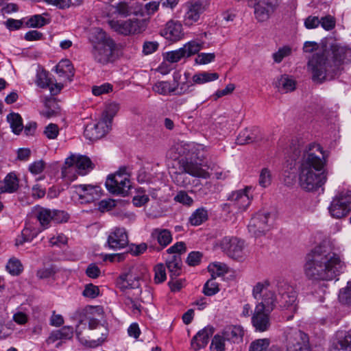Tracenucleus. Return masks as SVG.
<instances>
[{"label": "nucleus", "mask_w": 351, "mask_h": 351, "mask_svg": "<svg viewBox=\"0 0 351 351\" xmlns=\"http://www.w3.org/2000/svg\"><path fill=\"white\" fill-rule=\"evenodd\" d=\"M345 263L329 246L315 247L306 256L304 266V274L311 280H332L345 269Z\"/></svg>", "instance_id": "obj_1"}, {"label": "nucleus", "mask_w": 351, "mask_h": 351, "mask_svg": "<svg viewBox=\"0 0 351 351\" xmlns=\"http://www.w3.org/2000/svg\"><path fill=\"white\" fill-rule=\"evenodd\" d=\"M326 158L319 144H310L304 151L299 167V182L303 189L315 191L326 183L328 175L324 169Z\"/></svg>", "instance_id": "obj_2"}, {"label": "nucleus", "mask_w": 351, "mask_h": 351, "mask_svg": "<svg viewBox=\"0 0 351 351\" xmlns=\"http://www.w3.org/2000/svg\"><path fill=\"white\" fill-rule=\"evenodd\" d=\"M269 282L264 280L257 282L252 288V296L256 300L252 323L255 330L265 332L270 327L269 314L276 306L274 291L269 289Z\"/></svg>", "instance_id": "obj_3"}, {"label": "nucleus", "mask_w": 351, "mask_h": 351, "mask_svg": "<svg viewBox=\"0 0 351 351\" xmlns=\"http://www.w3.org/2000/svg\"><path fill=\"white\" fill-rule=\"evenodd\" d=\"M89 40L92 45L91 54L97 63L104 65L114 60L117 44L105 32L99 28L94 29Z\"/></svg>", "instance_id": "obj_4"}, {"label": "nucleus", "mask_w": 351, "mask_h": 351, "mask_svg": "<svg viewBox=\"0 0 351 351\" xmlns=\"http://www.w3.org/2000/svg\"><path fill=\"white\" fill-rule=\"evenodd\" d=\"M307 70L311 75L312 80L319 84L333 80L339 73L324 51L313 54L308 59Z\"/></svg>", "instance_id": "obj_5"}, {"label": "nucleus", "mask_w": 351, "mask_h": 351, "mask_svg": "<svg viewBox=\"0 0 351 351\" xmlns=\"http://www.w3.org/2000/svg\"><path fill=\"white\" fill-rule=\"evenodd\" d=\"M178 167L171 174L173 181L178 186H185L190 183L186 176L189 174L193 177L208 178L210 175L208 171L201 167V164L197 162L189 161L186 158H182L178 162Z\"/></svg>", "instance_id": "obj_6"}, {"label": "nucleus", "mask_w": 351, "mask_h": 351, "mask_svg": "<svg viewBox=\"0 0 351 351\" xmlns=\"http://www.w3.org/2000/svg\"><path fill=\"white\" fill-rule=\"evenodd\" d=\"M276 290L279 298L276 297V304L278 303L279 307L282 311H287L291 315L288 319L292 318L293 315L298 311V295L294 287L285 280H278L276 282Z\"/></svg>", "instance_id": "obj_7"}, {"label": "nucleus", "mask_w": 351, "mask_h": 351, "mask_svg": "<svg viewBox=\"0 0 351 351\" xmlns=\"http://www.w3.org/2000/svg\"><path fill=\"white\" fill-rule=\"evenodd\" d=\"M330 215L334 219H342L351 212V191L343 190L333 197L328 208Z\"/></svg>", "instance_id": "obj_8"}, {"label": "nucleus", "mask_w": 351, "mask_h": 351, "mask_svg": "<svg viewBox=\"0 0 351 351\" xmlns=\"http://www.w3.org/2000/svg\"><path fill=\"white\" fill-rule=\"evenodd\" d=\"M108 24L113 31L123 36L141 34L147 28L146 21L138 19L125 21L112 19L108 21Z\"/></svg>", "instance_id": "obj_9"}, {"label": "nucleus", "mask_w": 351, "mask_h": 351, "mask_svg": "<svg viewBox=\"0 0 351 351\" xmlns=\"http://www.w3.org/2000/svg\"><path fill=\"white\" fill-rule=\"evenodd\" d=\"M285 337L287 351H311L308 336L302 330L287 328Z\"/></svg>", "instance_id": "obj_10"}, {"label": "nucleus", "mask_w": 351, "mask_h": 351, "mask_svg": "<svg viewBox=\"0 0 351 351\" xmlns=\"http://www.w3.org/2000/svg\"><path fill=\"white\" fill-rule=\"evenodd\" d=\"M125 171V168L120 169L114 175L108 177L105 184L110 193L123 196L128 195L131 185Z\"/></svg>", "instance_id": "obj_11"}, {"label": "nucleus", "mask_w": 351, "mask_h": 351, "mask_svg": "<svg viewBox=\"0 0 351 351\" xmlns=\"http://www.w3.org/2000/svg\"><path fill=\"white\" fill-rule=\"evenodd\" d=\"M145 271V269L142 271L138 267L130 268L128 271L122 274L118 278L117 281L118 287L123 291L126 289H137L136 296H139L142 293L140 282Z\"/></svg>", "instance_id": "obj_12"}, {"label": "nucleus", "mask_w": 351, "mask_h": 351, "mask_svg": "<svg viewBox=\"0 0 351 351\" xmlns=\"http://www.w3.org/2000/svg\"><path fill=\"white\" fill-rule=\"evenodd\" d=\"M65 165L66 167L62 171L64 177H66L68 173L73 170L77 171L79 175L85 176L95 167L88 156L82 155L71 156L66 159Z\"/></svg>", "instance_id": "obj_13"}, {"label": "nucleus", "mask_w": 351, "mask_h": 351, "mask_svg": "<svg viewBox=\"0 0 351 351\" xmlns=\"http://www.w3.org/2000/svg\"><path fill=\"white\" fill-rule=\"evenodd\" d=\"M248 5L254 8V15L258 22L269 19L279 5V0H247Z\"/></svg>", "instance_id": "obj_14"}, {"label": "nucleus", "mask_w": 351, "mask_h": 351, "mask_svg": "<svg viewBox=\"0 0 351 351\" xmlns=\"http://www.w3.org/2000/svg\"><path fill=\"white\" fill-rule=\"evenodd\" d=\"M210 4V0H193L186 3V12L183 22L186 26H191L197 23L201 14L206 10Z\"/></svg>", "instance_id": "obj_15"}, {"label": "nucleus", "mask_w": 351, "mask_h": 351, "mask_svg": "<svg viewBox=\"0 0 351 351\" xmlns=\"http://www.w3.org/2000/svg\"><path fill=\"white\" fill-rule=\"evenodd\" d=\"M221 250L230 258L241 261L245 256V245L243 240L237 237H225L219 244Z\"/></svg>", "instance_id": "obj_16"}, {"label": "nucleus", "mask_w": 351, "mask_h": 351, "mask_svg": "<svg viewBox=\"0 0 351 351\" xmlns=\"http://www.w3.org/2000/svg\"><path fill=\"white\" fill-rule=\"evenodd\" d=\"M271 213L268 211H259L251 219L248 224V230L254 237H260L269 230Z\"/></svg>", "instance_id": "obj_17"}, {"label": "nucleus", "mask_w": 351, "mask_h": 351, "mask_svg": "<svg viewBox=\"0 0 351 351\" xmlns=\"http://www.w3.org/2000/svg\"><path fill=\"white\" fill-rule=\"evenodd\" d=\"M325 52L332 64L336 66L339 73L340 72L341 65L351 61V49L339 43L332 44L330 51Z\"/></svg>", "instance_id": "obj_18"}, {"label": "nucleus", "mask_w": 351, "mask_h": 351, "mask_svg": "<svg viewBox=\"0 0 351 351\" xmlns=\"http://www.w3.org/2000/svg\"><path fill=\"white\" fill-rule=\"evenodd\" d=\"M129 240L124 228H115L108 237L107 245L112 250H119L128 245Z\"/></svg>", "instance_id": "obj_19"}, {"label": "nucleus", "mask_w": 351, "mask_h": 351, "mask_svg": "<svg viewBox=\"0 0 351 351\" xmlns=\"http://www.w3.org/2000/svg\"><path fill=\"white\" fill-rule=\"evenodd\" d=\"M74 187L82 202L90 203L101 197V189L98 185L79 184L75 185Z\"/></svg>", "instance_id": "obj_20"}, {"label": "nucleus", "mask_w": 351, "mask_h": 351, "mask_svg": "<svg viewBox=\"0 0 351 351\" xmlns=\"http://www.w3.org/2000/svg\"><path fill=\"white\" fill-rule=\"evenodd\" d=\"M160 35L165 39L177 42L184 37V32L182 23L178 21L170 20L160 30Z\"/></svg>", "instance_id": "obj_21"}, {"label": "nucleus", "mask_w": 351, "mask_h": 351, "mask_svg": "<svg viewBox=\"0 0 351 351\" xmlns=\"http://www.w3.org/2000/svg\"><path fill=\"white\" fill-rule=\"evenodd\" d=\"M110 129L111 127L101 119L97 123L87 125L84 135L86 138L94 141L104 137Z\"/></svg>", "instance_id": "obj_22"}, {"label": "nucleus", "mask_w": 351, "mask_h": 351, "mask_svg": "<svg viewBox=\"0 0 351 351\" xmlns=\"http://www.w3.org/2000/svg\"><path fill=\"white\" fill-rule=\"evenodd\" d=\"M250 187H245L243 189H239L232 191L228 197V199L234 203L237 208L241 210H245L250 206L251 198L249 195Z\"/></svg>", "instance_id": "obj_23"}, {"label": "nucleus", "mask_w": 351, "mask_h": 351, "mask_svg": "<svg viewBox=\"0 0 351 351\" xmlns=\"http://www.w3.org/2000/svg\"><path fill=\"white\" fill-rule=\"evenodd\" d=\"M213 333L214 328L213 326H206L192 338L191 342V348L195 351H197L206 347Z\"/></svg>", "instance_id": "obj_24"}, {"label": "nucleus", "mask_w": 351, "mask_h": 351, "mask_svg": "<svg viewBox=\"0 0 351 351\" xmlns=\"http://www.w3.org/2000/svg\"><path fill=\"white\" fill-rule=\"evenodd\" d=\"M184 151L182 152H180L182 155H185L186 156H189L191 158V160L195 158L198 160L201 164V167L203 165L202 162L206 158V147L202 145H195L192 144H184L183 145Z\"/></svg>", "instance_id": "obj_25"}, {"label": "nucleus", "mask_w": 351, "mask_h": 351, "mask_svg": "<svg viewBox=\"0 0 351 351\" xmlns=\"http://www.w3.org/2000/svg\"><path fill=\"white\" fill-rule=\"evenodd\" d=\"M337 337L329 351H351V330L347 332H339Z\"/></svg>", "instance_id": "obj_26"}, {"label": "nucleus", "mask_w": 351, "mask_h": 351, "mask_svg": "<svg viewBox=\"0 0 351 351\" xmlns=\"http://www.w3.org/2000/svg\"><path fill=\"white\" fill-rule=\"evenodd\" d=\"M19 188V180L14 172H10L0 182V193H13Z\"/></svg>", "instance_id": "obj_27"}, {"label": "nucleus", "mask_w": 351, "mask_h": 351, "mask_svg": "<svg viewBox=\"0 0 351 351\" xmlns=\"http://www.w3.org/2000/svg\"><path fill=\"white\" fill-rule=\"evenodd\" d=\"M151 237L153 239L157 241L160 247L159 250H162L166 247L173 240L171 232L165 228H158L153 229L151 233Z\"/></svg>", "instance_id": "obj_28"}, {"label": "nucleus", "mask_w": 351, "mask_h": 351, "mask_svg": "<svg viewBox=\"0 0 351 351\" xmlns=\"http://www.w3.org/2000/svg\"><path fill=\"white\" fill-rule=\"evenodd\" d=\"M262 139L260 130L254 128L252 129H245L239 134L237 142L239 145L249 144L253 142H257Z\"/></svg>", "instance_id": "obj_29"}, {"label": "nucleus", "mask_w": 351, "mask_h": 351, "mask_svg": "<svg viewBox=\"0 0 351 351\" xmlns=\"http://www.w3.org/2000/svg\"><path fill=\"white\" fill-rule=\"evenodd\" d=\"M222 335L227 342L238 343L243 340V330L240 326H230L224 328Z\"/></svg>", "instance_id": "obj_30"}, {"label": "nucleus", "mask_w": 351, "mask_h": 351, "mask_svg": "<svg viewBox=\"0 0 351 351\" xmlns=\"http://www.w3.org/2000/svg\"><path fill=\"white\" fill-rule=\"evenodd\" d=\"M51 209L36 206L34 208V214L36 219L39 221L43 230L49 227L50 223L52 221Z\"/></svg>", "instance_id": "obj_31"}, {"label": "nucleus", "mask_w": 351, "mask_h": 351, "mask_svg": "<svg viewBox=\"0 0 351 351\" xmlns=\"http://www.w3.org/2000/svg\"><path fill=\"white\" fill-rule=\"evenodd\" d=\"M166 265L172 279L180 276L181 272L182 260L180 255L174 254L166 261Z\"/></svg>", "instance_id": "obj_32"}, {"label": "nucleus", "mask_w": 351, "mask_h": 351, "mask_svg": "<svg viewBox=\"0 0 351 351\" xmlns=\"http://www.w3.org/2000/svg\"><path fill=\"white\" fill-rule=\"evenodd\" d=\"M275 86L282 93L293 91L295 88V81L288 75H281L275 82Z\"/></svg>", "instance_id": "obj_33"}, {"label": "nucleus", "mask_w": 351, "mask_h": 351, "mask_svg": "<svg viewBox=\"0 0 351 351\" xmlns=\"http://www.w3.org/2000/svg\"><path fill=\"white\" fill-rule=\"evenodd\" d=\"M269 339H259L253 341L249 347V351H279L276 346H269Z\"/></svg>", "instance_id": "obj_34"}, {"label": "nucleus", "mask_w": 351, "mask_h": 351, "mask_svg": "<svg viewBox=\"0 0 351 351\" xmlns=\"http://www.w3.org/2000/svg\"><path fill=\"white\" fill-rule=\"evenodd\" d=\"M208 218V210L201 207L196 209L189 217V223L193 226H197L205 222Z\"/></svg>", "instance_id": "obj_35"}, {"label": "nucleus", "mask_w": 351, "mask_h": 351, "mask_svg": "<svg viewBox=\"0 0 351 351\" xmlns=\"http://www.w3.org/2000/svg\"><path fill=\"white\" fill-rule=\"evenodd\" d=\"M219 75L217 73H210L207 71H202L195 73L193 77L194 84H203L205 83L210 82L217 80Z\"/></svg>", "instance_id": "obj_36"}, {"label": "nucleus", "mask_w": 351, "mask_h": 351, "mask_svg": "<svg viewBox=\"0 0 351 351\" xmlns=\"http://www.w3.org/2000/svg\"><path fill=\"white\" fill-rule=\"evenodd\" d=\"M208 270L211 275V278L215 279L217 277H220L227 274L228 272V267L225 263L215 262L208 265Z\"/></svg>", "instance_id": "obj_37"}, {"label": "nucleus", "mask_w": 351, "mask_h": 351, "mask_svg": "<svg viewBox=\"0 0 351 351\" xmlns=\"http://www.w3.org/2000/svg\"><path fill=\"white\" fill-rule=\"evenodd\" d=\"M119 110V104L115 102L110 103L107 106L101 119L106 122V123L111 127L112 119Z\"/></svg>", "instance_id": "obj_38"}, {"label": "nucleus", "mask_w": 351, "mask_h": 351, "mask_svg": "<svg viewBox=\"0 0 351 351\" xmlns=\"http://www.w3.org/2000/svg\"><path fill=\"white\" fill-rule=\"evenodd\" d=\"M155 92L160 95H168L176 91V86L167 81H162L157 82L153 87Z\"/></svg>", "instance_id": "obj_39"}, {"label": "nucleus", "mask_w": 351, "mask_h": 351, "mask_svg": "<svg viewBox=\"0 0 351 351\" xmlns=\"http://www.w3.org/2000/svg\"><path fill=\"white\" fill-rule=\"evenodd\" d=\"M7 119L10 124L12 132L19 134L23 128L21 116L17 113H10L7 116Z\"/></svg>", "instance_id": "obj_40"}, {"label": "nucleus", "mask_w": 351, "mask_h": 351, "mask_svg": "<svg viewBox=\"0 0 351 351\" xmlns=\"http://www.w3.org/2000/svg\"><path fill=\"white\" fill-rule=\"evenodd\" d=\"M56 71L66 72V80L69 82L72 80L74 75V69L69 60L65 59L60 61L56 66Z\"/></svg>", "instance_id": "obj_41"}, {"label": "nucleus", "mask_w": 351, "mask_h": 351, "mask_svg": "<svg viewBox=\"0 0 351 351\" xmlns=\"http://www.w3.org/2000/svg\"><path fill=\"white\" fill-rule=\"evenodd\" d=\"M203 43H199L196 40H191L186 43L182 49L186 58L197 53L203 47Z\"/></svg>", "instance_id": "obj_42"}, {"label": "nucleus", "mask_w": 351, "mask_h": 351, "mask_svg": "<svg viewBox=\"0 0 351 351\" xmlns=\"http://www.w3.org/2000/svg\"><path fill=\"white\" fill-rule=\"evenodd\" d=\"M49 21L40 14H35L29 17L25 22L27 27L40 28L47 25Z\"/></svg>", "instance_id": "obj_43"}, {"label": "nucleus", "mask_w": 351, "mask_h": 351, "mask_svg": "<svg viewBox=\"0 0 351 351\" xmlns=\"http://www.w3.org/2000/svg\"><path fill=\"white\" fill-rule=\"evenodd\" d=\"M6 269L12 276H18L23 271V265L17 258H11L6 265Z\"/></svg>", "instance_id": "obj_44"}, {"label": "nucleus", "mask_w": 351, "mask_h": 351, "mask_svg": "<svg viewBox=\"0 0 351 351\" xmlns=\"http://www.w3.org/2000/svg\"><path fill=\"white\" fill-rule=\"evenodd\" d=\"M186 58L185 56V53L184 52V50L182 47L167 52L165 55V58L167 61L171 62V63H176L179 62L182 58Z\"/></svg>", "instance_id": "obj_45"}, {"label": "nucleus", "mask_w": 351, "mask_h": 351, "mask_svg": "<svg viewBox=\"0 0 351 351\" xmlns=\"http://www.w3.org/2000/svg\"><path fill=\"white\" fill-rule=\"evenodd\" d=\"M219 291V285L211 278L204 285L203 293L207 296H212Z\"/></svg>", "instance_id": "obj_46"}, {"label": "nucleus", "mask_w": 351, "mask_h": 351, "mask_svg": "<svg viewBox=\"0 0 351 351\" xmlns=\"http://www.w3.org/2000/svg\"><path fill=\"white\" fill-rule=\"evenodd\" d=\"M227 343L223 335H216L212 340L211 348L215 351H225Z\"/></svg>", "instance_id": "obj_47"}, {"label": "nucleus", "mask_w": 351, "mask_h": 351, "mask_svg": "<svg viewBox=\"0 0 351 351\" xmlns=\"http://www.w3.org/2000/svg\"><path fill=\"white\" fill-rule=\"evenodd\" d=\"M291 53V48L289 46H284L273 53L272 57L275 62L280 63L285 57L290 56Z\"/></svg>", "instance_id": "obj_48"}, {"label": "nucleus", "mask_w": 351, "mask_h": 351, "mask_svg": "<svg viewBox=\"0 0 351 351\" xmlns=\"http://www.w3.org/2000/svg\"><path fill=\"white\" fill-rule=\"evenodd\" d=\"M339 300L341 303L351 304V282H348L347 286L339 291Z\"/></svg>", "instance_id": "obj_49"}, {"label": "nucleus", "mask_w": 351, "mask_h": 351, "mask_svg": "<svg viewBox=\"0 0 351 351\" xmlns=\"http://www.w3.org/2000/svg\"><path fill=\"white\" fill-rule=\"evenodd\" d=\"M155 276H154V281L156 283L159 284L163 282L166 278V271L165 267L163 264H158L156 265L154 268Z\"/></svg>", "instance_id": "obj_50"}, {"label": "nucleus", "mask_w": 351, "mask_h": 351, "mask_svg": "<svg viewBox=\"0 0 351 351\" xmlns=\"http://www.w3.org/2000/svg\"><path fill=\"white\" fill-rule=\"evenodd\" d=\"M322 27L326 31L332 30L335 28L336 21L335 19L331 15H327L319 19Z\"/></svg>", "instance_id": "obj_51"}, {"label": "nucleus", "mask_w": 351, "mask_h": 351, "mask_svg": "<svg viewBox=\"0 0 351 351\" xmlns=\"http://www.w3.org/2000/svg\"><path fill=\"white\" fill-rule=\"evenodd\" d=\"M82 295L86 298H95L99 295V289L91 283L88 284L85 286Z\"/></svg>", "instance_id": "obj_52"}, {"label": "nucleus", "mask_w": 351, "mask_h": 351, "mask_svg": "<svg viewBox=\"0 0 351 351\" xmlns=\"http://www.w3.org/2000/svg\"><path fill=\"white\" fill-rule=\"evenodd\" d=\"M271 183V174L270 171L267 169L264 168L262 169L260 173L259 177V184L265 188L268 186H269Z\"/></svg>", "instance_id": "obj_53"}, {"label": "nucleus", "mask_w": 351, "mask_h": 351, "mask_svg": "<svg viewBox=\"0 0 351 351\" xmlns=\"http://www.w3.org/2000/svg\"><path fill=\"white\" fill-rule=\"evenodd\" d=\"M52 221L60 223L66 222L69 219V215L64 210H51Z\"/></svg>", "instance_id": "obj_54"}, {"label": "nucleus", "mask_w": 351, "mask_h": 351, "mask_svg": "<svg viewBox=\"0 0 351 351\" xmlns=\"http://www.w3.org/2000/svg\"><path fill=\"white\" fill-rule=\"evenodd\" d=\"M215 54L214 53H201L195 58V62L198 64H206L215 60Z\"/></svg>", "instance_id": "obj_55"}, {"label": "nucleus", "mask_w": 351, "mask_h": 351, "mask_svg": "<svg viewBox=\"0 0 351 351\" xmlns=\"http://www.w3.org/2000/svg\"><path fill=\"white\" fill-rule=\"evenodd\" d=\"M115 12L121 16H128L132 13V9L125 2H120L114 6Z\"/></svg>", "instance_id": "obj_56"}, {"label": "nucleus", "mask_w": 351, "mask_h": 351, "mask_svg": "<svg viewBox=\"0 0 351 351\" xmlns=\"http://www.w3.org/2000/svg\"><path fill=\"white\" fill-rule=\"evenodd\" d=\"M112 90V85L109 83H104L100 86H94L92 88V93L95 96L108 93Z\"/></svg>", "instance_id": "obj_57"}, {"label": "nucleus", "mask_w": 351, "mask_h": 351, "mask_svg": "<svg viewBox=\"0 0 351 351\" xmlns=\"http://www.w3.org/2000/svg\"><path fill=\"white\" fill-rule=\"evenodd\" d=\"M186 251V244L183 241L177 242L167 250V252L169 254H174L180 256L181 254L184 253Z\"/></svg>", "instance_id": "obj_58"}, {"label": "nucleus", "mask_w": 351, "mask_h": 351, "mask_svg": "<svg viewBox=\"0 0 351 351\" xmlns=\"http://www.w3.org/2000/svg\"><path fill=\"white\" fill-rule=\"evenodd\" d=\"M56 104L55 101L51 98L46 97L44 101L45 106L47 109L41 112V114L47 118H50L56 114L55 109L51 108V104Z\"/></svg>", "instance_id": "obj_59"}, {"label": "nucleus", "mask_w": 351, "mask_h": 351, "mask_svg": "<svg viewBox=\"0 0 351 351\" xmlns=\"http://www.w3.org/2000/svg\"><path fill=\"white\" fill-rule=\"evenodd\" d=\"M174 199L178 202L187 206H191L193 202V199L187 194L186 192L183 191L178 192L175 196Z\"/></svg>", "instance_id": "obj_60"}, {"label": "nucleus", "mask_w": 351, "mask_h": 351, "mask_svg": "<svg viewBox=\"0 0 351 351\" xmlns=\"http://www.w3.org/2000/svg\"><path fill=\"white\" fill-rule=\"evenodd\" d=\"M36 83L40 88H45L50 86L51 80L47 77L45 72H41L37 74Z\"/></svg>", "instance_id": "obj_61"}, {"label": "nucleus", "mask_w": 351, "mask_h": 351, "mask_svg": "<svg viewBox=\"0 0 351 351\" xmlns=\"http://www.w3.org/2000/svg\"><path fill=\"white\" fill-rule=\"evenodd\" d=\"M44 133L48 138L55 139L59 133L58 127L56 124L50 123L45 128Z\"/></svg>", "instance_id": "obj_62"}, {"label": "nucleus", "mask_w": 351, "mask_h": 351, "mask_svg": "<svg viewBox=\"0 0 351 351\" xmlns=\"http://www.w3.org/2000/svg\"><path fill=\"white\" fill-rule=\"evenodd\" d=\"M202 254L199 252H191L189 254L186 263L190 266H195L199 264Z\"/></svg>", "instance_id": "obj_63"}, {"label": "nucleus", "mask_w": 351, "mask_h": 351, "mask_svg": "<svg viewBox=\"0 0 351 351\" xmlns=\"http://www.w3.org/2000/svg\"><path fill=\"white\" fill-rule=\"evenodd\" d=\"M55 274V269L51 267L40 269L37 271L36 276L40 279H47L53 277Z\"/></svg>", "instance_id": "obj_64"}]
</instances>
